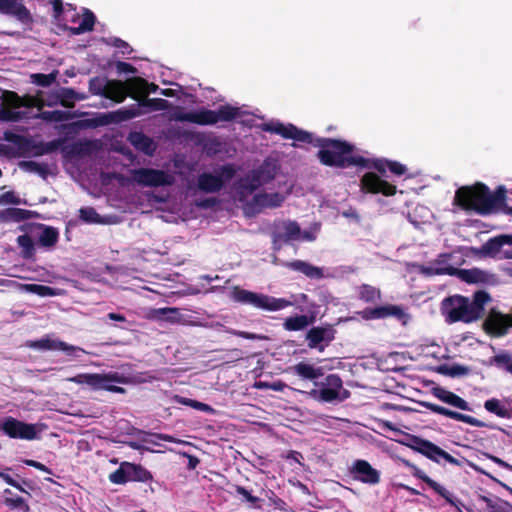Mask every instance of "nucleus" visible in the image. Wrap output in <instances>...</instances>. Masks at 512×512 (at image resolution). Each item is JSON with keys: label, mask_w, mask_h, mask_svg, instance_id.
<instances>
[{"label": "nucleus", "mask_w": 512, "mask_h": 512, "mask_svg": "<svg viewBox=\"0 0 512 512\" xmlns=\"http://www.w3.org/2000/svg\"><path fill=\"white\" fill-rule=\"evenodd\" d=\"M301 237V229L295 221H283L277 225L273 233V245L275 250L281 248V243H289L299 240Z\"/></svg>", "instance_id": "15"}, {"label": "nucleus", "mask_w": 512, "mask_h": 512, "mask_svg": "<svg viewBox=\"0 0 512 512\" xmlns=\"http://www.w3.org/2000/svg\"><path fill=\"white\" fill-rule=\"evenodd\" d=\"M359 315L365 320L387 318L385 306L367 308L359 312Z\"/></svg>", "instance_id": "47"}, {"label": "nucleus", "mask_w": 512, "mask_h": 512, "mask_svg": "<svg viewBox=\"0 0 512 512\" xmlns=\"http://www.w3.org/2000/svg\"><path fill=\"white\" fill-rule=\"evenodd\" d=\"M128 139L136 149L142 151L146 155L151 156L156 150V143L151 138L144 135L142 131H132L129 134Z\"/></svg>", "instance_id": "24"}, {"label": "nucleus", "mask_w": 512, "mask_h": 512, "mask_svg": "<svg viewBox=\"0 0 512 512\" xmlns=\"http://www.w3.org/2000/svg\"><path fill=\"white\" fill-rule=\"evenodd\" d=\"M176 400L180 404L193 407L200 411H206V412L212 411V408L209 405L199 402V401H196V400H193V399L176 396Z\"/></svg>", "instance_id": "54"}, {"label": "nucleus", "mask_w": 512, "mask_h": 512, "mask_svg": "<svg viewBox=\"0 0 512 512\" xmlns=\"http://www.w3.org/2000/svg\"><path fill=\"white\" fill-rule=\"evenodd\" d=\"M4 433L10 438L34 440L38 438L35 424L25 423L13 417L5 418Z\"/></svg>", "instance_id": "13"}, {"label": "nucleus", "mask_w": 512, "mask_h": 512, "mask_svg": "<svg viewBox=\"0 0 512 512\" xmlns=\"http://www.w3.org/2000/svg\"><path fill=\"white\" fill-rule=\"evenodd\" d=\"M34 212L21 208H7L0 211V223L20 222L32 218Z\"/></svg>", "instance_id": "28"}, {"label": "nucleus", "mask_w": 512, "mask_h": 512, "mask_svg": "<svg viewBox=\"0 0 512 512\" xmlns=\"http://www.w3.org/2000/svg\"><path fill=\"white\" fill-rule=\"evenodd\" d=\"M138 102L141 106L149 107L152 110H164L168 106V101L162 98H143Z\"/></svg>", "instance_id": "50"}, {"label": "nucleus", "mask_w": 512, "mask_h": 512, "mask_svg": "<svg viewBox=\"0 0 512 512\" xmlns=\"http://www.w3.org/2000/svg\"><path fill=\"white\" fill-rule=\"evenodd\" d=\"M4 503L11 508H21L25 512L29 511V506L25 503V500L22 497H7L5 498Z\"/></svg>", "instance_id": "56"}, {"label": "nucleus", "mask_w": 512, "mask_h": 512, "mask_svg": "<svg viewBox=\"0 0 512 512\" xmlns=\"http://www.w3.org/2000/svg\"><path fill=\"white\" fill-rule=\"evenodd\" d=\"M362 188L370 193H382L392 196L396 193V187L379 178L375 173H367L361 179Z\"/></svg>", "instance_id": "18"}, {"label": "nucleus", "mask_w": 512, "mask_h": 512, "mask_svg": "<svg viewBox=\"0 0 512 512\" xmlns=\"http://www.w3.org/2000/svg\"><path fill=\"white\" fill-rule=\"evenodd\" d=\"M137 435H142L144 436L142 438V441L143 442H150L152 444H155L157 445V443L155 441H152V440H148L146 437L147 436H153L159 440H163V441H167V442H173V443H184V441L182 440H179V439H176L175 437L173 436H170V435H167V434H161V433H149V432H146V431H143V430H136L135 432Z\"/></svg>", "instance_id": "44"}, {"label": "nucleus", "mask_w": 512, "mask_h": 512, "mask_svg": "<svg viewBox=\"0 0 512 512\" xmlns=\"http://www.w3.org/2000/svg\"><path fill=\"white\" fill-rule=\"evenodd\" d=\"M450 406H454L456 408H459V409L465 410V411L472 410L470 408L469 404L464 399H462L461 397H459L458 395H456L452 392H450Z\"/></svg>", "instance_id": "57"}, {"label": "nucleus", "mask_w": 512, "mask_h": 512, "mask_svg": "<svg viewBox=\"0 0 512 512\" xmlns=\"http://www.w3.org/2000/svg\"><path fill=\"white\" fill-rule=\"evenodd\" d=\"M79 217L82 221L87 223H99L100 216L92 207H85L79 210Z\"/></svg>", "instance_id": "52"}, {"label": "nucleus", "mask_w": 512, "mask_h": 512, "mask_svg": "<svg viewBox=\"0 0 512 512\" xmlns=\"http://www.w3.org/2000/svg\"><path fill=\"white\" fill-rule=\"evenodd\" d=\"M353 477L366 484H377L380 481L379 472L367 461L357 460L352 469Z\"/></svg>", "instance_id": "19"}, {"label": "nucleus", "mask_w": 512, "mask_h": 512, "mask_svg": "<svg viewBox=\"0 0 512 512\" xmlns=\"http://www.w3.org/2000/svg\"><path fill=\"white\" fill-rule=\"evenodd\" d=\"M132 180L143 187H162L174 183V177L163 171L153 168H138L131 170Z\"/></svg>", "instance_id": "11"}, {"label": "nucleus", "mask_w": 512, "mask_h": 512, "mask_svg": "<svg viewBox=\"0 0 512 512\" xmlns=\"http://www.w3.org/2000/svg\"><path fill=\"white\" fill-rule=\"evenodd\" d=\"M20 168L25 171L37 173L42 176L44 179L48 174V166L47 164H41L35 161H22L19 163Z\"/></svg>", "instance_id": "39"}, {"label": "nucleus", "mask_w": 512, "mask_h": 512, "mask_svg": "<svg viewBox=\"0 0 512 512\" xmlns=\"http://www.w3.org/2000/svg\"><path fill=\"white\" fill-rule=\"evenodd\" d=\"M128 462H123L120 467L109 475V480L114 484H124L129 481Z\"/></svg>", "instance_id": "40"}, {"label": "nucleus", "mask_w": 512, "mask_h": 512, "mask_svg": "<svg viewBox=\"0 0 512 512\" xmlns=\"http://www.w3.org/2000/svg\"><path fill=\"white\" fill-rule=\"evenodd\" d=\"M505 195L506 190L503 186L491 192L487 186L479 183L472 187L459 188L455 193L453 204L480 214H490L503 205Z\"/></svg>", "instance_id": "3"}, {"label": "nucleus", "mask_w": 512, "mask_h": 512, "mask_svg": "<svg viewBox=\"0 0 512 512\" xmlns=\"http://www.w3.org/2000/svg\"><path fill=\"white\" fill-rule=\"evenodd\" d=\"M0 105V120L6 122H21L30 116V112L22 110L23 106H29L32 99H23L14 91H4Z\"/></svg>", "instance_id": "9"}, {"label": "nucleus", "mask_w": 512, "mask_h": 512, "mask_svg": "<svg viewBox=\"0 0 512 512\" xmlns=\"http://www.w3.org/2000/svg\"><path fill=\"white\" fill-rule=\"evenodd\" d=\"M154 317L159 319H166L171 322H176L179 319L180 312L178 308H160L153 311Z\"/></svg>", "instance_id": "42"}, {"label": "nucleus", "mask_w": 512, "mask_h": 512, "mask_svg": "<svg viewBox=\"0 0 512 512\" xmlns=\"http://www.w3.org/2000/svg\"><path fill=\"white\" fill-rule=\"evenodd\" d=\"M23 99H32L33 102L29 106H23L22 110L29 111L30 116L25 118L23 121L29 119H42L47 122L55 123L53 128H98L97 123L87 121H76L71 123H62L67 120L69 115L68 112L62 110L43 111L42 108L44 103L41 99L35 96H24Z\"/></svg>", "instance_id": "6"}, {"label": "nucleus", "mask_w": 512, "mask_h": 512, "mask_svg": "<svg viewBox=\"0 0 512 512\" xmlns=\"http://www.w3.org/2000/svg\"><path fill=\"white\" fill-rule=\"evenodd\" d=\"M469 368L460 364H450V377H461L469 373Z\"/></svg>", "instance_id": "61"}, {"label": "nucleus", "mask_w": 512, "mask_h": 512, "mask_svg": "<svg viewBox=\"0 0 512 512\" xmlns=\"http://www.w3.org/2000/svg\"><path fill=\"white\" fill-rule=\"evenodd\" d=\"M512 363V356L507 352H502L500 354H497L493 356L490 359V364L499 368L503 369L507 372V366H509Z\"/></svg>", "instance_id": "48"}, {"label": "nucleus", "mask_w": 512, "mask_h": 512, "mask_svg": "<svg viewBox=\"0 0 512 512\" xmlns=\"http://www.w3.org/2000/svg\"><path fill=\"white\" fill-rule=\"evenodd\" d=\"M293 370L298 376L306 380H315L324 375L323 368L314 367L304 362L296 364Z\"/></svg>", "instance_id": "30"}, {"label": "nucleus", "mask_w": 512, "mask_h": 512, "mask_svg": "<svg viewBox=\"0 0 512 512\" xmlns=\"http://www.w3.org/2000/svg\"><path fill=\"white\" fill-rule=\"evenodd\" d=\"M284 201L283 195L280 193H260L253 196L251 201H248L244 206V213L247 216H254L259 213L263 208H276L279 207Z\"/></svg>", "instance_id": "12"}, {"label": "nucleus", "mask_w": 512, "mask_h": 512, "mask_svg": "<svg viewBox=\"0 0 512 512\" xmlns=\"http://www.w3.org/2000/svg\"><path fill=\"white\" fill-rule=\"evenodd\" d=\"M29 348L37 350H62L68 355L76 356V352H85L82 348L69 345L61 340L51 339L49 337L41 338L35 341H28L26 344Z\"/></svg>", "instance_id": "16"}, {"label": "nucleus", "mask_w": 512, "mask_h": 512, "mask_svg": "<svg viewBox=\"0 0 512 512\" xmlns=\"http://www.w3.org/2000/svg\"><path fill=\"white\" fill-rule=\"evenodd\" d=\"M113 46L120 49V51L123 55H126V54L129 55L133 51L132 47L126 41H124L120 38H115L113 40Z\"/></svg>", "instance_id": "62"}, {"label": "nucleus", "mask_w": 512, "mask_h": 512, "mask_svg": "<svg viewBox=\"0 0 512 512\" xmlns=\"http://www.w3.org/2000/svg\"><path fill=\"white\" fill-rule=\"evenodd\" d=\"M482 500L486 504V512H507V509L510 506L507 501H502L500 499L492 500L488 497H482Z\"/></svg>", "instance_id": "43"}, {"label": "nucleus", "mask_w": 512, "mask_h": 512, "mask_svg": "<svg viewBox=\"0 0 512 512\" xmlns=\"http://www.w3.org/2000/svg\"><path fill=\"white\" fill-rule=\"evenodd\" d=\"M387 166H388L389 170L396 175H403L407 171V168L405 165H403L399 162H396V161L388 160Z\"/></svg>", "instance_id": "63"}, {"label": "nucleus", "mask_w": 512, "mask_h": 512, "mask_svg": "<svg viewBox=\"0 0 512 512\" xmlns=\"http://www.w3.org/2000/svg\"><path fill=\"white\" fill-rule=\"evenodd\" d=\"M128 85L131 91V98L137 101L147 98L150 93H155L159 89L158 85L148 83L141 77L129 78Z\"/></svg>", "instance_id": "21"}, {"label": "nucleus", "mask_w": 512, "mask_h": 512, "mask_svg": "<svg viewBox=\"0 0 512 512\" xmlns=\"http://www.w3.org/2000/svg\"><path fill=\"white\" fill-rule=\"evenodd\" d=\"M116 69L118 73L135 74L137 72V69L133 65L123 61L116 62Z\"/></svg>", "instance_id": "64"}, {"label": "nucleus", "mask_w": 512, "mask_h": 512, "mask_svg": "<svg viewBox=\"0 0 512 512\" xmlns=\"http://www.w3.org/2000/svg\"><path fill=\"white\" fill-rule=\"evenodd\" d=\"M450 276H456L461 281L469 284H496V277L478 268L458 269L450 266Z\"/></svg>", "instance_id": "14"}, {"label": "nucleus", "mask_w": 512, "mask_h": 512, "mask_svg": "<svg viewBox=\"0 0 512 512\" xmlns=\"http://www.w3.org/2000/svg\"><path fill=\"white\" fill-rule=\"evenodd\" d=\"M223 179L211 173H202L198 177V188L206 193H215L222 189Z\"/></svg>", "instance_id": "27"}, {"label": "nucleus", "mask_w": 512, "mask_h": 512, "mask_svg": "<svg viewBox=\"0 0 512 512\" xmlns=\"http://www.w3.org/2000/svg\"><path fill=\"white\" fill-rule=\"evenodd\" d=\"M107 379H108L107 382H105L106 384L103 387H101V389H104V390H107L110 392H116V393H123L125 391L122 387L110 384L111 382L119 381L116 374L115 375H107Z\"/></svg>", "instance_id": "59"}, {"label": "nucleus", "mask_w": 512, "mask_h": 512, "mask_svg": "<svg viewBox=\"0 0 512 512\" xmlns=\"http://www.w3.org/2000/svg\"><path fill=\"white\" fill-rule=\"evenodd\" d=\"M25 289L29 292L35 293L39 296H53L55 295L54 289L45 286V285H39V284H28L25 285Z\"/></svg>", "instance_id": "53"}, {"label": "nucleus", "mask_w": 512, "mask_h": 512, "mask_svg": "<svg viewBox=\"0 0 512 512\" xmlns=\"http://www.w3.org/2000/svg\"><path fill=\"white\" fill-rule=\"evenodd\" d=\"M450 419L465 422L475 427H487L488 425L472 416L465 415L459 412L450 411Z\"/></svg>", "instance_id": "49"}, {"label": "nucleus", "mask_w": 512, "mask_h": 512, "mask_svg": "<svg viewBox=\"0 0 512 512\" xmlns=\"http://www.w3.org/2000/svg\"><path fill=\"white\" fill-rule=\"evenodd\" d=\"M440 260L435 261L428 266H422L421 271L426 275H439L448 273V259L447 255L440 256Z\"/></svg>", "instance_id": "35"}, {"label": "nucleus", "mask_w": 512, "mask_h": 512, "mask_svg": "<svg viewBox=\"0 0 512 512\" xmlns=\"http://www.w3.org/2000/svg\"><path fill=\"white\" fill-rule=\"evenodd\" d=\"M40 227L43 228L41 234L38 237V242H39L40 246L46 247V248L53 247L58 241V237H59L58 230L56 228L50 227V226L40 225Z\"/></svg>", "instance_id": "34"}, {"label": "nucleus", "mask_w": 512, "mask_h": 512, "mask_svg": "<svg viewBox=\"0 0 512 512\" xmlns=\"http://www.w3.org/2000/svg\"><path fill=\"white\" fill-rule=\"evenodd\" d=\"M413 445L412 447L422 453L423 455L427 456L428 458L439 462V459L442 458L446 461H448V453L444 451L443 449L439 448L435 444H433L430 441L423 440L418 437L413 438Z\"/></svg>", "instance_id": "20"}, {"label": "nucleus", "mask_w": 512, "mask_h": 512, "mask_svg": "<svg viewBox=\"0 0 512 512\" xmlns=\"http://www.w3.org/2000/svg\"><path fill=\"white\" fill-rule=\"evenodd\" d=\"M281 135L284 139H292L302 143H312L313 135L306 130H269Z\"/></svg>", "instance_id": "33"}, {"label": "nucleus", "mask_w": 512, "mask_h": 512, "mask_svg": "<svg viewBox=\"0 0 512 512\" xmlns=\"http://www.w3.org/2000/svg\"><path fill=\"white\" fill-rule=\"evenodd\" d=\"M170 120L189 122L196 125H215L219 122H236L243 128H297L293 124L284 125L279 120L267 121L264 116L246 109V106H237L231 103L220 105L215 110L201 107L191 111L176 106L170 111Z\"/></svg>", "instance_id": "1"}, {"label": "nucleus", "mask_w": 512, "mask_h": 512, "mask_svg": "<svg viewBox=\"0 0 512 512\" xmlns=\"http://www.w3.org/2000/svg\"><path fill=\"white\" fill-rule=\"evenodd\" d=\"M334 329L330 326L328 327H313L311 328L306 335V339L308 341V346L310 348H316L319 343L325 341L330 342L334 339Z\"/></svg>", "instance_id": "23"}, {"label": "nucleus", "mask_w": 512, "mask_h": 512, "mask_svg": "<svg viewBox=\"0 0 512 512\" xmlns=\"http://www.w3.org/2000/svg\"><path fill=\"white\" fill-rule=\"evenodd\" d=\"M107 87V80L100 77H93L89 80V91L93 95L104 96Z\"/></svg>", "instance_id": "45"}, {"label": "nucleus", "mask_w": 512, "mask_h": 512, "mask_svg": "<svg viewBox=\"0 0 512 512\" xmlns=\"http://www.w3.org/2000/svg\"><path fill=\"white\" fill-rule=\"evenodd\" d=\"M17 243L19 247L22 249L21 256L24 259H31L34 256L35 248H34V242L32 238L27 235H20L17 238Z\"/></svg>", "instance_id": "38"}, {"label": "nucleus", "mask_w": 512, "mask_h": 512, "mask_svg": "<svg viewBox=\"0 0 512 512\" xmlns=\"http://www.w3.org/2000/svg\"><path fill=\"white\" fill-rule=\"evenodd\" d=\"M491 300V296L483 290L475 292L472 299L461 295L450 296V322L470 323L478 320Z\"/></svg>", "instance_id": "5"}, {"label": "nucleus", "mask_w": 512, "mask_h": 512, "mask_svg": "<svg viewBox=\"0 0 512 512\" xmlns=\"http://www.w3.org/2000/svg\"><path fill=\"white\" fill-rule=\"evenodd\" d=\"M385 307H386L387 317L393 316V317H396L399 320L407 317V314L399 306L387 305Z\"/></svg>", "instance_id": "60"}, {"label": "nucleus", "mask_w": 512, "mask_h": 512, "mask_svg": "<svg viewBox=\"0 0 512 512\" xmlns=\"http://www.w3.org/2000/svg\"><path fill=\"white\" fill-rule=\"evenodd\" d=\"M32 83L41 86V87H49L56 79V75L54 73L43 74V73H35L31 75Z\"/></svg>", "instance_id": "51"}, {"label": "nucleus", "mask_w": 512, "mask_h": 512, "mask_svg": "<svg viewBox=\"0 0 512 512\" xmlns=\"http://www.w3.org/2000/svg\"><path fill=\"white\" fill-rule=\"evenodd\" d=\"M96 17L89 9H84L81 23L77 27H67L72 35H80L94 29Z\"/></svg>", "instance_id": "31"}, {"label": "nucleus", "mask_w": 512, "mask_h": 512, "mask_svg": "<svg viewBox=\"0 0 512 512\" xmlns=\"http://www.w3.org/2000/svg\"><path fill=\"white\" fill-rule=\"evenodd\" d=\"M320 385V389H313L310 392V395L315 400L332 403L334 401H343L350 396V392L343 388L342 380L336 374L328 375Z\"/></svg>", "instance_id": "10"}, {"label": "nucleus", "mask_w": 512, "mask_h": 512, "mask_svg": "<svg viewBox=\"0 0 512 512\" xmlns=\"http://www.w3.org/2000/svg\"><path fill=\"white\" fill-rule=\"evenodd\" d=\"M312 321L313 318H309L306 315H298L287 318L283 326L288 331H299L305 329Z\"/></svg>", "instance_id": "36"}, {"label": "nucleus", "mask_w": 512, "mask_h": 512, "mask_svg": "<svg viewBox=\"0 0 512 512\" xmlns=\"http://www.w3.org/2000/svg\"><path fill=\"white\" fill-rule=\"evenodd\" d=\"M316 146L319 147L317 157L323 165L337 168L369 167V160L353 155L354 146L346 141L322 138L317 139Z\"/></svg>", "instance_id": "4"}, {"label": "nucleus", "mask_w": 512, "mask_h": 512, "mask_svg": "<svg viewBox=\"0 0 512 512\" xmlns=\"http://www.w3.org/2000/svg\"><path fill=\"white\" fill-rule=\"evenodd\" d=\"M127 96L131 97V91L126 81L120 80H107V87L103 97L120 103L126 99Z\"/></svg>", "instance_id": "22"}, {"label": "nucleus", "mask_w": 512, "mask_h": 512, "mask_svg": "<svg viewBox=\"0 0 512 512\" xmlns=\"http://www.w3.org/2000/svg\"><path fill=\"white\" fill-rule=\"evenodd\" d=\"M59 96L61 99V103L67 107L71 106L75 100H81L84 98L83 96H80L72 88H62Z\"/></svg>", "instance_id": "46"}, {"label": "nucleus", "mask_w": 512, "mask_h": 512, "mask_svg": "<svg viewBox=\"0 0 512 512\" xmlns=\"http://www.w3.org/2000/svg\"><path fill=\"white\" fill-rule=\"evenodd\" d=\"M277 171V164L274 160L267 159L263 164L251 171L244 178L240 179L236 187L239 200L245 201L248 196L254 193L262 185L274 179Z\"/></svg>", "instance_id": "7"}, {"label": "nucleus", "mask_w": 512, "mask_h": 512, "mask_svg": "<svg viewBox=\"0 0 512 512\" xmlns=\"http://www.w3.org/2000/svg\"><path fill=\"white\" fill-rule=\"evenodd\" d=\"M19 205L26 204V201L22 200L19 196H17L13 191H8L0 195V205Z\"/></svg>", "instance_id": "55"}, {"label": "nucleus", "mask_w": 512, "mask_h": 512, "mask_svg": "<svg viewBox=\"0 0 512 512\" xmlns=\"http://www.w3.org/2000/svg\"><path fill=\"white\" fill-rule=\"evenodd\" d=\"M4 139L13 143L15 147L0 143L1 156H15L17 154L42 156L60 149L65 157L73 158L91 155L99 149V143L97 141H77L68 143L66 138H58L50 142H37L32 137L21 136L13 133L11 130H5Z\"/></svg>", "instance_id": "2"}, {"label": "nucleus", "mask_w": 512, "mask_h": 512, "mask_svg": "<svg viewBox=\"0 0 512 512\" xmlns=\"http://www.w3.org/2000/svg\"><path fill=\"white\" fill-rule=\"evenodd\" d=\"M0 14L13 16L23 24L33 21L30 11L22 0H0Z\"/></svg>", "instance_id": "17"}, {"label": "nucleus", "mask_w": 512, "mask_h": 512, "mask_svg": "<svg viewBox=\"0 0 512 512\" xmlns=\"http://www.w3.org/2000/svg\"><path fill=\"white\" fill-rule=\"evenodd\" d=\"M231 298L235 302L248 304L257 309L266 311H279L293 305L291 301L284 298H275L269 295L245 290L238 286L233 287Z\"/></svg>", "instance_id": "8"}, {"label": "nucleus", "mask_w": 512, "mask_h": 512, "mask_svg": "<svg viewBox=\"0 0 512 512\" xmlns=\"http://www.w3.org/2000/svg\"><path fill=\"white\" fill-rule=\"evenodd\" d=\"M286 265L292 270L301 272L311 279H321L324 276L321 268L313 266L305 261L295 260L287 263Z\"/></svg>", "instance_id": "29"}, {"label": "nucleus", "mask_w": 512, "mask_h": 512, "mask_svg": "<svg viewBox=\"0 0 512 512\" xmlns=\"http://www.w3.org/2000/svg\"><path fill=\"white\" fill-rule=\"evenodd\" d=\"M484 408L498 417L512 419V408L506 407L500 400L491 398L485 401Z\"/></svg>", "instance_id": "32"}, {"label": "nucleus", "mask_w": 512, "mask_h": 512, "mask_svg": "<svg viewBox=\"0 0 512 512\" xmlns=\"http://www.w3.org/2000/svg\"><path fill=\"white\" fill-rule=\"evenodd\" d=\"M504 245H512V235H500L489 239L482 245L481 252L488 256H495Z\"/></svg>", "instance_id": "26"}, {"label": "nucleus", "mask_w": 512, "mask_h": 512, "mask_svg": "<svg viewBox=\"0 0 512 512\" xmlns=\"http://www.w3.org/2000/svg\"><path fill=\"white\" fill-rule=\"evenodd\" d=\"M129 481L147 482L152 479V474L141 465L128 462Z\"/></svg>", "instance_id": "37"}, {"label": "nucleus", "mask_w": 512, "mask_h": 512, "mask_svg": "<svg viewBox=\"0 0 512 512\" xmlns=\"http://www.w3.org/2000/svg\"><path fill=\"white\" fill-rule=\"evenodd\" d=\"M359 296L360 299L364 300L365 302H374L380 299V290L373 286L363 284L359 288Z\"/></svg>", "instance_id": "41"}, {"label": "nucleus", "mask_w": 512, "mask_h": 512, "mask_svg": "<svg viewBox=\"0 0 512 512\" xmlns=\"http://www.w3.org/2000/svg\"><path fill=\"white\" fill-rule=\"evenodd\" d=\"M226 332L230 333L232 335L244 338V339H248V340H264V339H266L265 336L258 335V334H255V333L245 332V331H238V330H233V329H227Z\"/></svg>", "instance_id": "58"}, {"label": "nucleus", "mask_w": 512, "mask_h": 512, "mask_svg": "<svg viewBox=\"0 0 512 512\" xmlns=\"http://www.w3.org/2000/svg\"><path fill=\"white\" fill-rule=\"evenodd\" d=\"M107 375L106 374H78L74 377L68 378V381L77 383V384H86L93 389H101L107 382Z\"/></svg>", "instance_id": "25"}]
</instances>
